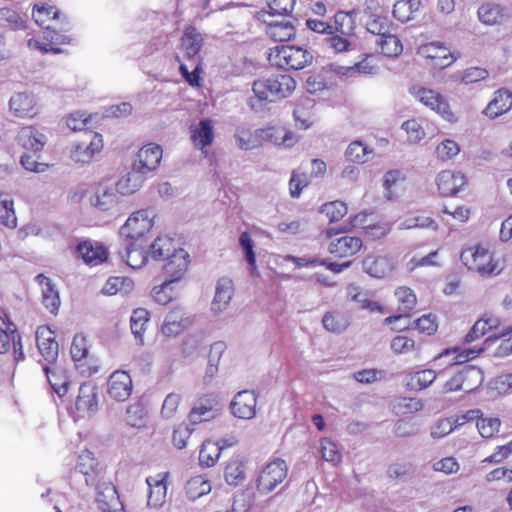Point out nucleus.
<instances>
[{
	"label": "nucleus",
	"instance_id": "nucleus-1",
	"mask_svg": "<svg viewBox=\"0 0 512 512\" xmlns=\"http://www.w3.org/2000/svg\"><path fill=\"white\" fill-rule=\"evenodd\" d=\"M90 120L91 116L79 112L70 114L66 119V124L71 130H85L86 140L76 144L71 151V158L77 163H89L104 146L102 135L87 129Z\"/></svg>",
	"mask_w": 512,
	"mask_h": 512
},
{
	"label": "nucleus",
	"instance_id": "nucleus-2",
	"mask_svg": "<svg viewBox=\"0 0 512 512\" xmlns=\"http://www.w3.org/2000/svg\"><path fill=\"white\" fill-rule=\"evenodd\" d=\"M460 260L468 270L482 277L496 276L501 272L499 261L488 245L478 243L463 248Z\"/></svg>",
	"mask_w": 512,
	"mask_h": 512
},
{
	"label": "nucleus",
	"instance_id": "nucleus-3",
	"mask_svg": "<svg viewBox=\"0 0 512 512\" xmlns=\"http://www.w3.org/2000/svg\"><path fill=\"white\" fill-rule=\"evenodd\" d=\"M296 88L295 79L288 74H275L255 80L252 90L260 101L274 102L289 97Z\"/></svg>",
	"mask_w": 512,
	"mask_h": 512
},
{
	"label": "nucleus",
	"instance_id": "nucleus-4",
	"mask_svg": "<svg viewBox=\"0 0 512 512\" xmlns=\"http://www.w3.org/2000/svg\"><path fill=\"white\" fill-rule=\"evenodd\" d=\"M269 62L284 70H301L311 64L312 54L305 48L295 45H279L270 49Z\"/></svg>",
	"mask_w": 512,
	"mask_h": 512
},
{
	"label": "nucleus",
	"instance_id": "nucleus-5",
	"mask_svg": "<svg viewBox=\"0 0 512 512\" xmlns=\"http://www.w3.org/2000/svg\"><path fill=\"white\" fill-rule=\"evenodd\" d=\"M409 93L422 105L437 113L441 118L449 123L457 121L456 113L451 109L448 99L441 92L424 87L413 85Z\"/></svg>",
	"mask_w": 512,
	"mask_h": 512
},
{
	"label": "nucleus",
	"instance_id": "nucleus-6",
	"mask_svg": "<svg viewBox=\"0 0 512 512\" xmlns=\"http://www.w3.org/2000/svg\"><path fill=\"white\" fill-rule=\"evenodd\" d=\"M288 475V465L281 458H274L267 462L259 471L255 487L261 494L272 492Z\"/></svg>",
	"mask_w": 512,
	"mask_h": 512
},
{
	"label": "nucleus",
	"instance_id": "nucleus-7",
	"mask_svg": "<svg viewBox=\"0 0 512 512\" xmlns=\"http://www.w3.org/2000/svg\"><path fill=\"white\" fill-rule=\"evenodd\" d=\"M68 23L56 25V28H50L43 33V41H39L36 39H29L27 42V46L31 50H37L42 54L52 53V54H60L65 52V49L62 47L64 45H71L74 42V39L66 34L62 33L66 32L64 26Z\"/></svg>",
	"mask_w": 512,
	"mask_h": 512
},
{
	"label": "nucleus",
	"instance_id": "nucleus-8",
	"mask_svg": "<svg viewBox=\"0 0 512 512\" xmlns=\"http://www.w3.org/2000/svg\"><path fill=\"white\" fill-rule=\"evenodd\" d=\"M417 54L424 60L426 66L434 70L445 69L457 59L450 47L441 41H432L420 45Z\"/></svg>",
	"mask_w": 512,
	"mask_h": 512
},
{
	"label": "nucleus",
	"instance_id": "nucleus-9",
	"mask_svg": "<svg viewBox=\"0 0 512 512\" xmlns=\"http://www.w3.org/2000/svg\"><path fill=\"white\" fill-rule=\"evenodd\" d=\"M155 214L152 210L141 209L132 213L120 228V234L126 240L144 242V236L154 225Z\"/></svg>",
	"mask_w": 512,
	"mask_h": 512
},
{
	"label": "nucleus",
	"instance_id": "nucleus-10",
	"mask_svg": "<svg viewBox=\"0 0 512 512\" xmlns=\"http://www.w3.org/2000/svg\"><path fill=\"white\" fill-rule=\"evenodd\" d=\"M74 471L84 476L88 486H98L104 479L105 474L103 466L89 450H83L78 455Z\"/></svg>",
	"mask_w": 512,
	"mask_h": 512
},
{
	"label": "nucleus",
	"instance_id": "nucleus-11",
	"mask_svg": "<svg viewBox=\"0 0 512 512\" xmlns=\"http://www.w3.org/2000/svg\"><path fill=\"white\" fill-rule=\"evenodd\" d=\"M327 172V165L324 160L315 158L311 161V172L294 170L289 180V192L291 197L297 198L303 189L310 184V178H323Z\"/></svg>",
	"mask_w": 512,
	"mask_h": 512
},
{
	"label": "nucleus",
	"instance_id": "nucleus-12",
	"mask_svg": "<svg viewBox=\"0 0 512 512\" xmlns=\"http://www.w3.org/2000/svg\"><path fill=\"white\" fill-rule=\"evenodd\" d=\"M169 478L170 473L167 471L146 478V484L148 486V507L158 509L166 503Z\"/></svg>",
	"mask_w": 512,
	"mask_h": 512
},
{
	"label": "nucleus",
	"instance_id": "nucleus-13",
	"mask_svg": "<svg viewBox=\"0 0 512 512\" xmlns=\"http://www.w3.org/2000/svg\"><path fill=\"white\" fill-rule=\"evenodd\" d=\"M190 140L193 146L205 156L208 155V147L215 139L214 123L211 119H202L189 127Z\"/></svg>",
	"mask_w": 512,
	"mask_h": 512
},
{
	"label": "nucleus",
	"instance_id": "nucleus-14",
	"mask_svg": "<svg viewBox=\"0 0 512 512\" xmlns=\"http://www.w3.org/2000/svg\"><path fill=\"white\" fill-rule=\"evenodd\" d=\"M36 342L42 356L40 364H54L58 359V342L54 332L48 326H40L36 331Z\"/></svg>",
	"mask_w": 512,
	"mask_h": 512
},
{
	"label": "nucleus",
	"instance_id": "nucleus-15",
	"mask_svg": "<svg viewBox=\"0 0 512 512\" xmlns=\"http://www.w3.org/2000/svg\"><path fill=\"white\" fill-rule=\"evenodd\" d=\"M133 390L131 376L124 370L114 371L107 381V394L110 398L118 401H126Z\"/></svg>",
	"mask_w": 512,
	"mask_h": 512
},
{
	"label": "nucleus",
	"instance_id": "nucleus-16",
	"mask_svg": "<svg viewBox=\"0 0 512 512\" xmlns=\"http://www.w3.org/2000/svg\"><path fill=\"white\" fill-rule=\"evenodd\" d=\"M75 408L79 417L91 416L98 410L97 387L92 382L80 385Z\"/></svg>",
	"mask_w": 512,
	"mask_h": 512
},
{
	"label": "nucleus",
	"instance_id": "nucleus-17",
	"mask_svg": "<svg viewBox=\"0 0 512 512\" xmlns=\"http://www.w3.org/2000/svg\"><path fill=\"white\" fill-rule=\"evenodd\" d=\"M436 184L443 197H452L467 184V178L460 171L443 170L437 175Z\"/></svg>",
	"mask_w": 512,
	"mask_h": 512
},
{
	"label": "nucleus",
	"instance_id": "nucleus-18",
	"mask_svg": "<svg viewBox=\"0 0 512 512\" xmlns=\"http://www.w3.org/2000/svg\"><path fill=\"white\" fill-rule=\"evenodd\" d=\"M162 159V149L157 144L143 146L133 161L134 171L144 174L155 170Z\"/></svg>",
	"mask_w": 512,
	"mask_h": 512
},
{
	"label": "nucleus",
	"instance_id": "nucleus-19",
	"mask_svg": "<svg viewBox=\"0 0 512 512\" xmlns=\"http://www.w3.org/2000/svg\"><path fill=\"white\" fill-rule=\"evenodd\" d=\"M76 253L88 265H100L108 260L107 247L100 242L83 240L76 246Z\"/></svg>",
	"mask_w": 512,
	"mask_h": 512
},
{
	"label": "nucleus",
	"instance_id": "nucleus-20",
	"mask_svg": "<svg viewBox=\"0 0 512 512\" xmlns=\"http://www.w3.org/2000/svg\"><path fill=\"white\" fill-rule=\"evenodd\" d=\"M42 369L53 392L59 397H64L68 393L70 386V379L66 369L58 362L42 364Z\"/></svg>",
	"mask_w": 512,
	"mask_h": 512
},
{
	"label": "nucleus",
	"instance_id": "nucleus-21",
	"mask_svg": "<svg viewBox=\"0 0 512 512\" xmlns=\"http://www.w3.org/2000/svg\"><path fill=\"white\" fill-rule=\"evenodd\" d=\"M10 112L18 118H33L39 113L38 103L33 94L15 93L9 101Z\"/></svg>",
	"mask_w": 512,
	"mask_h": 512
},
{
	"label": "nucleus",
	"instance_id": "nucleus-22",
	"mask_svg": "<svg viewBox=\"0 0 512 512\" xmlns=\"http://www.w3.org/2000/svg\"><path fill=\"white\" fill-rule=\"evenodd\" d=\"M395 297L397 299V312L396 315L388 316L384 319V324L391 325L394 322L404 317H409L412 310L417 304V298L411 288L407 286H400L395 290Z\"/></svg>",
	"mask_w": 512,
	"mask_h": 512
},
{
	"label": "nucleus",
	"instance_id": "nucleus-23",
	"mask_svg": "<svg viewBox=\"0 0 512 512\" xmlns=\"http://www.w3.org/2000/svg\"><path fill=\"white\" fill-rule=\"evenodd\" d=\"M189 263L190 256L185 249L172 254V257L165 261L162 269L166 280L173 283L182 280L188 270Z\"/></svg>",
	"mask_w": 512,
	"mask_h": 512
},
{
	"label": "nucleus",
	"instance_id": "nucleus-24",
	"mask_svg": "<svg viewBox=\"0 0 512 512\" xmlns=\"http://www.w3.org/2000/svg\"><path fill=\"white\" fill-rule=\"evenodd\" d=\"M95 487L99 509L103 512H122L123 504L120 501L116 487L111 482H103Z\"/></svg>",
	"mask_w": 512,
	"mask_h": 512
},
{
	"label": "nucleus",
	"instance_id": "nucleus-25",
	"mask_svg": "<svg viewBox=\"0 0 512 512\" xmlns=\"http://www.w3.org/2000/svg\"><path fill=\"white\" fill-rule=\"evenodd\" d=\"M363 247L361 238L343 235L332 239L328 244V252L336 258H347L357 254Z\"/></svg>",
	"mask_w": 512,
	"mask_h": 512
},
{
	"label": "nucleus",
	"instance_id": "nucleus-26",
	"mask_svg": "<svg viewBox=\"0 0 512 512\" xmlns=\"http://www.w3.org/2000/svg\"><path fill=\"white\" fill-rule=\"evenodd\" d=\"M217 400L212 394L200 397L188 414L191 424L196 425L213 419L216 415Z\"/></svg>",
	"mask_w": 512,
	"mask_h": 512
},
{
	"label": "nucleus",
	"instance_id": "nucleus-27",
	"mask_svg": "<svg viewBox=\"0 0 512 512\" xmlns=\"http://www.w3.org/2000/svg\"><path fill=\"white\" fill-rule=\"evenodd\" d=\"M32 16L35 22L44 28L45 31L50 28H56V25L67 22L66 18L62 17V14L57 7L46 3L35 5Z\"/></svg>",
	"mask_w": 512,
	"mask_h": 512
},
{
	"label": "nucleus",
	"instance_id": "nucleus-28",
	"mask_svg": "<svg viewBox=\"0 0 512 512\" xmlns=\"http://www.w3.org/2000/svg\"><path fill=\"white\" fill-rule=\"evenodd\" d=\"M257 397L253 391L243 390L238 392L232 403V413L241 419H251L256 412Z\"/></svg>",
	"mask_w": 512,
	"mask_h": 512
},
{
	"label": "nucleus",
	"instance_id": "nucleus-29",
	"mask_svg": "<svg viewBox=\"0 0 512 512\" xmlns=\"http://www.w3.org/2000/svg\"><path fill=\"white\" fill-rule=\"evenodd\" d=\"M335 66L331 64L328 67H322L318 72L309 74L305 81L307 91L315 94L332 88L335 85L333 74H337L334 70Z\"/></svg>",
	"mask_w": 512,
	"mask_h": 512
},
{
	"label": "nucleus",
	"instance_id": "nucleus-30",
	"mask_svg": "<svg viewBox=\"0 0 512 512\" xmlns=\"http://www.w3.org/2000/svg\"><path fill=\"white\" fill-rule=\"evenodd\" d=\"M481 411L478 409L469 410L459 419L461 424L477 419L476 426L483 438H491L499 432L501 422L498 418H483L480 417Z\"/></svg>",
	"mask_w": 512,
	"mask_h": 512
},
{
	"label": "nucleus",
	"instance_id": "nucleus-31",
	"mask_svg": "<svg viewBox=\"0 0 512 512\" xmlns=\"http://www.w3.org/2000/svg\"><path fill=\"white\" fill-rule=\"evenodd\" d=\"M512 108V92L507 89H499L494 92L492 99L483 113L490 119H495Z\"/></svg>",
	"mask_w": 512,
	"mask_h": 512
},
{
	"label": "nucleus",
	"instance_id": "nucleus-32",
	"mask_svg": "<svg viewBox=\"0 0 512 512\" xmlns=\"http://www.w3.org/2000/svg\"><path fill=\"white\" fill-rule=\"evenodd\" d=\"M390 349L395 355H412L414 358H420L422 346L413 335L401 333L391 339Z\"/></svg>",
	"mask_w": 512,
	"mask_h": 512
},
{
	"label": "nucleus",
	"instance_id": "nucleus-33",
	"mask_svg": "<svg viewBox=\"0 0 512 512\" xmlns=\"http://www.w3.org/2000/svg\"><path fill=\"white\" fill-rule=\"evenodd\" d=\"M178 250H183V248L167 235L158 236L150 245V255L156 261H167Z\"/></svg>",
	"mask_w": 512,
	"mask_h": 512
},
{
	"label": "nucleus",
	"instance_id": "nucleus-34",
	"mask_svg": "<svg viewBox=\"0 0 512 512\" xmlns=\"http://www.w3.org/2000/svg\"><path fill=\"white\" fill-rule=\"evenodd\" d=\"M367 274L375 278H384L392 273L395 265L391 258L382 255H370L363 261Z\"/></svg>",
	"mask_w": 512,
	"mask_h": 512
},
{
	"label": "nucleus",
	"instance_id": "nucleus-35",
	"mask_svg": "<svg viewBox=\"0 0 512 512\" xmlns=\"http://www.w3.org/2000/svg\"><path fill=\"white\" fill-rule=\"evenodd\" d=\"M36 281L41 287L42 303L49 310L50 313L56 315L60 307V297L55 286L52 284L50 278L44 274L36 276Z\"/></svg>",
	"mask_w": 512,
	"mask_h": 512
},
{
	"label": "nucleus",
	"instance_id": "nucleus-36",
	"mask_svg": "<svg viewBox=\"0 0 512 512\" xmlns=\"http://www.w3.org/2000/svg\"><path fill=\"white\" fill-rule=\"evenodd\" d=\"M203 45L202 35L193 26L185 28L180 40L181 49L188 60H196Z\"/></svg>",
	"mask_w": 512,
	"mask_h": 512
},
{
	"label": "nucleus",
	"instance_id": "nucleus-37",
	"mask_svg": "<svg viewBox=\"0 0 512 512\" xmlns=\"http://www.w3.org/2000/svg\"><path fill=\"white\" fill-rule=\"evenodd\" d=\"M376 57L372 53H366L361 56V59L355 62L352 66H335V72L339 75L349 76L354 73L359 74H374L377 71Z\"/></svg>",
	"mask_w": 512,
	"mask_h": 512
},
{
	"label": "nucleus",
	"instance_id": "nucleus-38",
	"mask_svg": "<svg viewBox=\"0 0 512 512\" xmlns=\"http://www.w3.org/2000/svg\"><path fill=\"white\" fill-rule=\"evenodd\" d=\"M17 142L24 149L37 153L43 149L45 137L33 126H25L20 129L17 135Z\"/></svg>",
	"mask_w": 512,
	"mask_h": 512
},
{
	"label": "nucleus",
	"instance_id": "nucleus-39",
	"mask_svg": "<svg viewBox=\"0 0 512 512\" xmlns=\"http://www.w3.org/2000/svg\"><path fill=\"white\" fill-rule=\"evenodd\" d=\"M125 261L133 269L142 268L148 260L146 245L141 241L127 240Z\"/></svg>",
	"mask_w": 512,
	"mask_h": 512
},
{
	"label": "nucleus",
	"instance_id": "nucleus-40",
	"mask_svg": "<svg viewBox=\"0 0 512 512\" xmlns=\"http://www.w3.org/2000/svg\"><path fill=\"white\" fill-rule=\"evenodd\" d=\"M11 345H20V335L7 316H0V353L9 351Z\"/></svg>",
	"mask_w": 512,
	"mask_h": 512
},
{
	"label": "nucleus",
	"instance_id": "nucleus-41",
	"mask_svg": "<svg viewBox=\"0 0 512 512\" xmlns=\"http://www.w3.org/2000/svg\"><path fill=\"white\" fill-rule=\"evenodd\" d=\"M375 44L379 52L386 57H398L403 52V44L394 31L377 37Z\"/></svg>",
	"mask_w": 512,
	"mask_h": 512
},
{
	"label": "nucleus",
	"instance_id": "nucleus-42",
	"mask_svg": "<svg viewBox=\"0 0 512 512\" xmlns=\"http://www.w3.org/2000/svg\"><path fill=\"white\" fill-rule=\"evenodd\" d=\"M258 132L262 139L276 145L290 147L294 144V134L283 126L267 127Z\"/></svg>",
	"mask_w": 512,
	"mask_h": 512
},
{
	"label": "nucleus",
	"instance_id": "nucleus-43",
	"mask_svg": "<svg viewBox=\"0 0 512 512\" xmlns=\"http://www.w3.org/2000/svg\"><path fill=\"white\" fill-rule=\"evenodd\" d=\"M224 478L230 486H238L245 481V463L240 457H233L227 462L224 468Z\"/></svg>",
	"mask_w": 512,
	"mask_h": 512
},
{
	"label": "nucleus",
	"instance_id": "nucleus-44",
	"mask_svg": "<svg viewBox=\"0 0 512 512\" xmlns=\"http://www.w3.org/2000/svg\"><path fill=\"white\" fill-rule=\"evenodd\" d=\"M266 34L275 42H286L295 37L296 29L289 21H274L267 25Z\"/></svg>",
	"mask_w": 512,
	"mask_h": 512
},
{
	"label": "nucleus",
	"instance_id": "nucleus-45",
	"mask_svg": "<svg viewBox=\"0 0 512 512\" xmlns=\"http://www.w3.org/2000/svg\"><path fill=\"white\" fill-rule=\"evenodd\" d=\"M233 290V283L230 279L222 278L218 281L211 305L214 312H221L226 308L232 298Z\"/></svg>",
	"mask_w": 512,
	"mask_h": 512
},
{
	"label": "nucleus",
	"instance_id": "nucleus-46",
	"mask_svg": "<svg viewBox=\"0 0 512 512\" xmlns=\"http://www.w3.org/2000/svg\"><path fill=\"white\" fill-rule=\"evenodd\" d=\"M464 393H471L477 390L484 381L482 371L475 366H465L458 371Z\"/></svg>",
	"mask_w": 512,
	"mask_h": 512
},
{
	"label": "nucleus",
	"instance_id": "nucleus-47",
	"mask_svg": "<svg viewBox=\"0 0 512 512\" xmlns=\"http://www.w3.org/2000/svg\"><path fill=\"white\" fill-rule=\"evenodd\" d=\"M211 491L209 479L204 475L191 477L185 485V494L189 500H196Z\"/></svg>",
	"mask_w": 512,
	"mask_h": 512
},
{
	"label": "nucleus",
	"instance_id": "nucleus-48",
	"mask_svg": "<svg viewBox=\"0 0 512 512\" xmlns=\"http://www.w3.org/2000/svg\"><path fill=\"white\" fill-rule=\"evenodd\" d=\"M436 376V372L432 369L411 372L406 376V385L411 390L421 391L429 387L435 381Z\"/></svg>",
	"mask_w": 512,
	"mask_h": 512
},
{
	"label": "nucleus",
	"instance_id": "nucleus-49",
	"mask_svg": "<svg viewBox=\"0 0 512 512\" xmlns=\"http://www.w3.org/2000/svg\"><path fill=\"white\" fill-rule=\"evenodd\" d=\"M190 321L184 317L180 311L170 312L162 325V333L168 337L180 334L188 325Z\"/></svg>",
	"mask_w": 512,
	"mask_h": 512
},
{
	"label": "nucleus",
	"instance_id": "nucleus-50",
	"mask_svg": "<svg viewBox=\"0 0 512 512\" xmlns=\"http://www.w3.org/2000/svg\"><path fill=\"white\" fill-rule=\"evenodd\" d=\"M354 12L338 11L333 16V23H331L332 33H338L343 36H349L354 33L355 20Z\"/></svg>",
	"mask_w": 512,
	"mask_h": 512
},
{
	"label": "nucleus",
	"instance_id": "nucleus-51",
	"mask_svg": "<svg viewBox=\"0 0 512 512\" xmlns=\"http://www.w3.org/2000/svg\"><path fill=\"white\" fill-rule=\"evenodd\" d=\"M134 289V282L126 276L110 277L102 288V292L106 295L122 294L126 295Z\"/></svg>",
	"mask_w": 512,
	"mask_h": 512
},
{
	"label": "nucleus",
	"instance_id": "nucleus-52",
	"mask_svg": "<svg viewBox=\"0 0 512 512\" xmlns=\"http://www.w3.org/2000/svg\"><path fill=\"white\" fill-rule=\"evenodd\" d=\"M479 20L486 25H499L505 19L504 9L494 3H486L478 9Z\"/></svg>",
	"mask_w": 512,
	"mask_h": 512
},
{
	"label": "nucleus",
	"instance_id": "nucleus-53",
	"mask_svg": "<svg viewBox=\"0 0 512 512\" xmlns=\"http://www.w3.org/2000/svg\"><path fill=\"white\" fill-rule=\"evenodd\" d=\"M239 245L244 252L245 260L251 275H258L256 264V254L254 252V242L249 232L244 231L239 236Z\"/></svg>",
	"mask_w": 512,
	"mask_h": 512
},
{
	"label": "nucleus",
	"instance_id": "nucleus-54",
	"mask_svg": "<svg viewBox=\"0 0 512 512\" xmlns=\"http://www.w3.org/2000/svg\"><path fill=\"white\" fill-rule=\"evenodd\" d=\"M222 447L218 443L206 440L202 443L199 452V463L204 467H212L220 457Z\"/></svg>",
	"mask_w": 512,
	"mask_h": 512
},
{
	"label": "nucleus",
	"instance_id": "nucleus-55",
	"mask_svg": "<svg viewBox=\"0 0 512 512\" xmlns=\"http://www.w3.org/2000/svg\"><path fill=\"white\" fill-rule=\"evenodd\" d=\"M423 403L420 399L413 397H399L392 403V410L396 415H409L420 411Z\"/></svg>",
	"mask_w": 512,
	"mask_h": 512
},
{
	"label": "nucleus",
	"instance_id": "nucleus-56",
	"mask_svg": "<svg viewBox=\"0 0 512 512\" xmlns=\"http://www.w3.org/2000/svg\"><path fill=\"white\" fill-rule=\"evenodd\" d=\"M319 212L324 214L330 223H335L339 222L347 214L348 208L345 202L334 200L322 204Z\"/></svg>",
	"mask_w": 512,
	"mask_h": 512
},
{
	"label": "nucleus",
	"instance_id": "nucleus-57",
	"mask_svg": "<svg viewBox=\"0 0 512 512\" xmlns=\"http://www.w3.org/2000/svg\"><path fill=\"white\" fill-rule=\"evenodd\" d=\"M401 225L406 229L429 228L435 231L438 229L437 222L425 213H409Z\"/></svg>",
	"mask_w": 512,
	"mask_h": 512
},
{
	"label": "nucleus",
	"instance_id": "nucleus-58",
	"mask_svg": "<svg viewBox=\"0 0 512 512\" xmlns=\"http://www.w3.org/2000/svg\"><path fill=\"white\" fill-rule=\"evenodd\" d=\"M483 350V347H474L469 349H462L459 347L446 348L438 355V358L448 355H454V363L462 364L469 360L475 359L478 355H480L483 352Z\"/></svg>",
	"mask_w": 512,
	"mask_h": 512
},
{
	"label": "nucleus",
	"instance_id": "nucleus-59",
	"mask_svg": "<svg viewBox=\"0 0 512 512\" xmlns=\"http://www.w3.org/2000/svg\"><path fill=\"white\" fill-rule=\"evenodd\" d=\"M142 186V177L138 172H130L123 175L116 183V190L122 195H130Z\"/></svg>",
	"mask_w": 512,
	"mask_h": 512
},
{
	"label": "nucleus",
	"instance_id": "nucleus-60",
	"mask_svg": "<svg viewBox=\"0 0 512 512\" xmlns=\"http://www.w3.org/2000/svg\"><path fill=\"white\" fill-rule=\"evenodd\" d=\"M91 202L99 210L108 211L117 203V196L112 189L100 186Z\"/></svg>",
	"mask_w": 512,
	"mask_h": 512
},
{
	"label": "nucleus",
	"instance_id": "nucleus-61",
	"mask_svg": "<svg viewBox=\"0 0 512 512\" xmlns=\"http://www.w3.org/2000/svg\"><path fill=\"white\" fill-rule=\"evenodd\" d=\"M149 321V312L144 308H137L133 311L130 318L131 331L135 338L143 342V334Z\"/></svg>",
	"mask_w": 512,
	"mask_h": 512
},
{
	"label": "nucleus",
	"instance_id": "nucleus-62",
	"mask_svg": "<svg viewBox=\"0 0 512 512\" xmlns=\"http://www.w3.org/2000/svg\"><path fill=\"white\" fill-rule=\"evenodd\" d=\"M126 423L135 428H143L147 422V411L140 403H134L128 406L125 415Z\"/></svg>",
	"mask_w": 512,
	"mask_h": 512
},
{
	"label": "nucleus",
	"instance_id": "nucleus-63",
	"mask_svg": "<svg viewBox=\"0 0 512 512\" xmlns=\"http://www.w3.org/2000/svg\"><path fill=\"white\" fill-rule=\"evenodd\" d=\"M323 326L326 330L333 333H340L349 326L347 316L340 312H327L322 319Z\"/></svg>",
	"mask_w": 512,
	"mask_h": 512
},
{
	"label": "nucleus",
	"instance_id": "nucleus-64",
	"mask_svg": "<svg viewBox=\"0 0 512 512\" xmlns=\"http://www.w3.org/2000/svg\"><path fill=\"white\" fill-rule=\"evenodd\" d=\"M366 25L367 30L377 37L384 36L396 30L393 23L386 16L381 15L374 16Z\"/></svg>",
	"mask_w": 512,
	"mask_h": 512
}]
</instances>
